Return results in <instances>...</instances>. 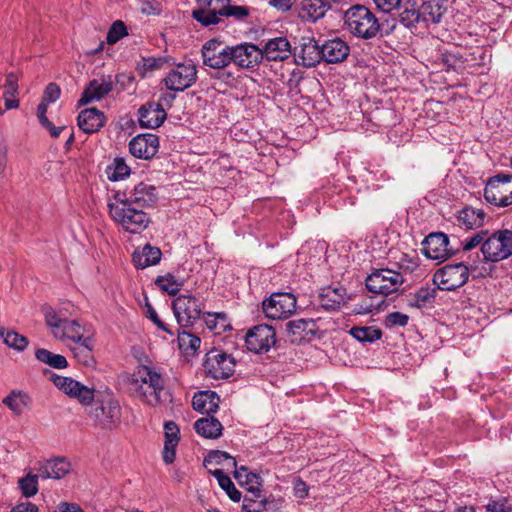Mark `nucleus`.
Listing matches in <instances>:
<instances>
[{"label": "nucleus", "instance_id": "obj_39", "mask_svg": "<svg viewBox=\"0 0 512 512\" xmlns=\"http://www.w3.org/2000/svg\"><path fill=\"white\" fill-rule=\"evenodd\" d=\"M349 333L359 342L372 343L382 337V330L374 326L353 327Z\"/></svg>", "mask_w": 512, "mask_h": 512}, {"label": "nucleus", "instance_id": "obj_17", "mask_svg": "<svg viewBox=\"0 0 512 512\" xmlns=\"http://www.w3.org/2000/svg\"><path fill=\"white\" fill-rule=\"evenodd\" d=\"M207 374L214 379H225L234 373L235 361L224 352L209 355L204 363Z\"/></svg>", "mask_w": 512, "mask_h": 512}, {"label": "nucleus", "instance_id": "obj_25", "mask_svg": "<svg viewBox=\"0 0 512 512\" xmlns=\"http://www.w3.org/2000/svg\"><path fill=\"white\" fill-rule=\"evenodd\" d=\"M113 89V84L110 80L101 81L94 79L89 82L87 87L82 92L81 98L78 101L79 106H84L92 101L101 100L108 95Z\"/></svg>", "mask_w": 512, "mask_h": 512}, {"label": "nucleus", "instance_id": "obj_32", "mask_svg": "<svg viewBox=\"0 0 512 512\" xmlns=\"http://www.w3.org/2000/svg\"><path fill=\"white\" fill-rule=\"evenodd\" d=\"M161 255L162 252L159 248L146 245L141 253H133L132 260L136 268L144 269L157 264L161 259Z\"/></svg>", "mask_w": 512, "mask_h": 512}, {"label": "nucleus", "instance_id": "obj_47", "mask_svg": "<svg viewBox=\"0 0 512 512\" xmlns=\"http://www.w3.org/2000/svg\"><path fill=\"white\" fill-rule=\"evenodd\" d=\"M230 2V0L226 1L223 17H232L236 21H245L250 15V8L247 6L232 5Z\"/></svg>", "mask_w": 512, "mask_h": 512}, {"label": "nucleus", "instance_id": "obj_54", "mask_svg": "<svg viewBox=\"0 0 512 512\" xmlns=\"http://www.w3.org/2000/svg\"><path fill=\"white\" fill-rule=\"evenodd\" d=\"M230 460L234 468L237 466L236 460L230 456L227 452L214 450L211 451L204 459V464L212 463L222 464L224 461Z\"/></svg>", "mask_w": 512, "mask_h": 512}, {"label": "nucleus", "instance_id": "obj_41", "mask_svg": "<svg viewBox=\"0 0 512 512\" xmlns=\"http://www.w3.org/2000/svg\"><path fill=\"white\" fill-rule=\"evenodd\" d=\"M178 343L181 350L187 355L194 354L200 347L201 339L186 331L178 332Z\"/></svg>", "mask_w": 512, "mask_h": 512}, {"label": "nucleus", "instance_id": "obj_38", "mask_svg": "<svg viewBox=\"0 0 512 512\" xmlns=\"http://www.w3.org/2000/svg\"><path fill=\"white\" fill-rule=\"evenodd\" d=\"M420 9L421 21L425 23H439L443 16L442 7L437 1H428L422 4Z\"/></svg>", "mask_w": 512, "mask_h": 512}, {"label": "nucleus", "instance_id": "obj_36", "mask_svg": "<svg viewBox=\"0 0 512 512\" xmlns=\"http://www.w3.org/2000/svg\"><path fill=\"white\" fill-rule=\"evenodd\" d=\"M210 473L217 479L219 486L227 493L229 498L234 502L241 500V492L235 487L230 477L224 474L223 470L216 469Z\"/></svg>", "mask_w": 512, "mask_h": 512}, {"label": "nucleus", "instance_id": "obj_23", "mask_svg": "<svg viewBox=\"0 0 512 512\" xmlns=\"http://www.w3.org/2000/svg\"><path fill=\"white\" fill-rule=\"evenodd\" d=\"M106 123V117L97 108H86L77 117L78 127L87 134L98 132Z\"/></svg>", "mask_w": 512, "mask_h": 512}, {"label": "nucleus", "instance_id": "obj_28", "mask_svg": "<svg viewBox=\"0 0 512 512\" xmlns=\"http://www.w3.org/2000/svg\"><path fill=\"white\" fill-rule=\"evenodd\" d=\"M320 306L328 311L338 310L347 303V292L342 286L331 288L327 287L319 295Z\"/></svg>", "mask_w": 512, "mask_h": 512}, {"label": "nucleus", "instance_id": "obj_8", "mask_svg": "<svg viewBox=\"0 0 512 512\" xmlns=\"http://www.w3.org/2000/svg\"><path fill=\"white\" fill-rule=\"evenodd\" d=\"M172 309L181 328L192 326L202 313L198 300L192 295H179L173 300Z\"/></svg>", "mask_w": 512, "mask_h": 512}, {"label": "nucleus", "instance_id": "obj_48", "mask_svg": "<svg viewBox=\"0 0 512 512\" xmlns=\"http://www.w3.org/2000/svg\"><path fill=\"white\" fill-rule=\"evenodd\" d=\"M69 396L78 399L83 405H89L94 400V389L78 382L76 388L73 389Z\"/></svg>", "mask_w": 512, "mask_h": 512}, {"label": "nucleus", "instance_id": "obj_22", "mask_svg": "<svg viewBox=\"0 0 512 512\" xmlns=\"http://www.w3.org/2000/svg\"><path fill=\"white\" fill-rule=\"evenodd\" d=\"M262 59L266 57L269 61H283L291 54V45L286 37L269 39L262 48Z\"/></svg>", "mask_w": 512, "mask_h": 512}, {"label": "nucleus", "instance_id": "obj_43", "mask_svg": "<svg viewBox=\"0 0 512 512\" xmlns=\"http://www.w3.org/2000/svg\"><path fill=\"white\" fill-rule=\"evenodd\" d=\"M0 336L3 338L5 344L19 351L24 350L28 345L27 338L15 331H5L1 328Z\"/></svg>", "mask_w": 512, "mask_h": 512}, {"label": "nucleus", "instance_id": "obj_33", "mask_svg": "<svg viewBox=\"0 0 512 512\" xmlns=\"http://www.w3.org/2000/svg\"><path fill=\"white\" fill-rule=\"evenodd\" d=\"M71 350L77 361L84 364L85 366H89L94 363L92 354L93 339L91 336H86L82 341L76 342L75 346L72 347Z\"/></svg>", "mask_w": 512, "mask_h": 512}, {"label": "nucleus", "instance_id": "obj_30", "mask_svg": "<svg viewBox=\"0 0 512 512\" xmlns=\"http://www.w3.org/2000/svg\"><path fill=\"white\" fill-rule=\"evenodd\" d=\"M194 429L198 435L206 439H218L223 432L221 422L212 415L198 419L194 423Z\"/></svg>", "mask_w": 512, "mask_h": 512}, {"label": "nucleus", "instance_id": "obj_4", "mask_svg": "<svg viewBox=\"0 0 512 512\" xmlns=\"http://www.w3.org/2000/svg\"><path fill=\"white\" fill-rule=\"evenodd\" d=\"M483 261L499 262L512 255V231L499 230L488 233L487 239L481 247Z\"/></svg>", "mask_w": 512, "mask_h": 512}, {"label": "nucleus", "instance_id": "obj_27", "mask_svg": "<svg viewBox=\"0 0 512 512\" xmlns=\"http://www.w3.org/2000/svg\"><path fill=\"white\" fill-rule=\"evenodd\" d=\"M157 199L156 187L149 183L141 182L130 192V201L140 208L154 205Z\"/></svg>", "mask_w": 512, "mask_h": 512}, {"label": "nucleus", "instance_id": "obj_15", "mask_svg": "<svg viewBox=\"0 0 512 512\" xmlns=\"http://www.w3.org/2000/svg\"><path fill=\"white\" fill-rule=\"evenodd\" d=\"M230 63L240 68L253 69L262 61L260 48L252 43H241L230 46Z\"/></svg>", "mask_w": 512, "mask_h": 512}, {"label": "nucleus", "instance_id": "obj_45", "mask_svg": "<svg viewBox=\"0 0 512 512\" xmlns=\"http://www.w3.org/2000/svg\"><path fill=\"white\" fill-rule=\"evenodd\" d=\"M155 284L159 286L161 290L167 292L171 296L177 295L182 286V283L178 282L172 274L158 276L155 280Z\"/></svg>", "mask_w": 512, "mask_h": 512}, {"label": "nucleus", "instance_id": "obj_7", "mask_svg": "<svg viewBox=\"0 0 512 512\" xmlns=\"http://www.w3.org/2000/svg\"><path fill=\"white\" fill-rule=\"evenodd\" d=\"M512 181V175L498 174L490 178L484 189V197L487 202L499 207L512 204V191H508L507 185Z\"/></svg>", "mask_w": 512, "mask_h": 512}, {"label": "nucleus", "instance_id": "obj_44", "mask_svg": "<svg viewBox=\"0 0 512 512\" xmlns=\"http://www.w3.org/2000/svg\"><path fill=\"white\" fill-rule=\"evenodd\" d=\"M108 178L111 181H119L124 179L130 174V168L125 163L124 159L116 158L112 166L108 167Z\"/></svg>", "mask_w": 512, "mask_h": 512}, {"label": "nucleus", "instance_id": "obj_5", "mask_svg": "<svg viewBox=\"0 0 512 512\" xmlns=\"http://www.w3.org/2000/svg\"><path fill=\"white\" fill-rule=\"evenodd\" d=\"M403 276L390 269H377L366 278V288L375 294L387 296L399 290L403 284Z\"/></svg>", "mask_w": 512, "mask_h": 512}, {"label": "nucleus", "instance_id": "obj_16", "mask_svg": "<svg viewBox=\"0 0 512 512\" xmlns=\"http://www.w3.org/2000/svg\"><path fill=\"white\" fill-rule=\"evenodd\" d=\"M90 417L102 428L112 429L120 421V406L114 400L97 402L90 410Z\"/></svg>", "mask_w": 512, "mask_h": 512}, {"label": "nucleus", "instance_id": "obj_57", "mask_svg": "<svg viewBox=\"0 0 512 512\" xmlns=\"http://www.w3.org/2000/svg\"><path fill=\"white\" fill-rule=\"evenodd\" d=\"M46 323L51 328L52 333L55 337H58L60 335V330L63 326V323L66 319H62L58 317L53 311L48 312L45 315Z\"/></svg>", "mask_w": 512, "mask_h": 512}, {"label": "nucleus", "instance_id": "obj_9", "mask_svg": "<svg viewBox=\"0 0 512 512\" xmlns=\"http://www.w3.org/2000/svg\"><path fill=\"white\" fill-rule=\"evenodd\" d=\"M112 219L119 223L126 231L130 233H140L149 222L150 217L142 209L131 205L127 208L114 207Z\"/></svg>", "mask_w": 512, "mask_h": 512}, {"label": "nucleus", "instance_id": "obj_26", "mask_svg": "<svg viewBox=\"0 0 512 512\" xmlns=\"http://www.w3.org/2000/svg\"><path fill=\"white\" fill-rule=\"evenodd\" d=\"M220 397L211 390L199 391L194 394L192 407L202 414L213 415L219 409Z\"/></svg>", "mask_w": 512, "mask_h": 512}, {"label": "nucleus", "instance_id": "obj_19", "mask_svg": "<svg viewBox=\"0 0 512 512\" xmlns=\"http://www.w3.org/2000/svg\"><path fill=\"white\" fill-rule=\"evenodd\" d=\"M166 118V110L153 101L145 103L138 110V122L141 128L156 129L164 123Z\"/></svg>", "mask_w": 512, "mask_h": 512}, {"label": "nucleus", "instance_id": "obj_37", "mask_svg": "<svg viewBox=\"0 0 512 512\" xmlns=\"http://www.w3.org/2000/svg\"><path fill=\"white\" fill-rule=\"evenodd\" d=\"M85 328L82 327L76 320H65L63 326L60 330V335L57 338L59 339H70L72 341L79 342L82 341L86 336H84Z\"/></svg>", "mask_w": 512, "mask_h": 512}, {"label": "nucleus", "instance_id": "obj_11", "mask_svg": "<svg viewBox=\"0 0 512 512\" xmlns=\"http://www.w3.org/2000/svg\"><path fill=\"white\" fill-rule=\"evenodd\" d=\"M229 49L216 38L208 40L201 49L203 64L217 70L227 67L232 59Z\"/></svg>", "mask_w": 512, "mask_h": 512}, {"label": "nucleus", "instance_id": "obj_1", "mask_svg": "<svg viewBox=\"0 0 512 512\" xmlns=\"http://www.w3.org/2000/svg\"><path fill=\"white\" fill-rule=\"evenodd\" d=\"M344 22L351 34L365 40L375 38L378 34L387 36L396 26L393 23L391 27L385 28L384 22H380L369 8L360 4L353 5L345 12Z\"/></svg>", "mask_w": 512, "mask_h": 512}, {"label": "nucleus", "instance_id": "obj_13", "mask_svg": "<svg viewBox=\"0 0 512 512\" xmlns=\"http://www.w3.org/2000/svg\"><path fill=\"white\" fill-rule=\"evenodd\" d=\"M227 0H196L198 8L192 11V17L204 27L216 25L222 21Z\"/></svg>", "mask_w": 512, "mask_h": 512}, {"label": "nucleus", "instance_id": "obj_63", "mask_svg": "<svg viewBox=\"0 0 512 512\" xmlns=\"http://www.w3.org/2000/svg\"><path fill=\"white\" fill-rule=\"evenodd\" d=\"M60 94V87L56 83H49L44 91L42 102L53 103L60 97Z\"/></svg>", "mask_w": 512, "mask_h": 512}, {"label": "nucleus", "instance_id": "obj_50", "mask_svg": "<svg viewBox=\"0 0 512 512\" xmlns=\"http://www.w3.org/2000/svg\"><path fill=\"white\" fill-rule=\"evenodd\" d=\"M488 230H480L475 232L473 235L467 237L462 241V249L465 252L471 251L477 246H483V242L486 241L488 236Z\"/></svg>", "mask_w": 512, "mask_h": 512}, {"label": "nucleus", "instance_id": "obj_40", "mask_svg": "<svg viewBox=\"0 0 512 512\" xmlns=\"http://www.w3.org/2000/svg\"><path fill=\"white\" fill-rule=\"evenodd\" d=\"M35 356L37 360L55 369H64L68 366V362L63 355L54 354L47 349H38L35 352Z\"/></svg>", "mask_w": 512, "mask_h": 512}, {"label": "nucleus", "instance_id": "obj_12", "mask_svg": "<svg viewBox=\"0 0 512 512\" xmlns=\"http://www.w3.org/2000/svg\"><path fill=\"white\" fill-rule=\"evenodd\" d=\"M248 350L254 353L267 352L276 343V332L267 324H260L250 329L245 336Z\"/></svg>", "mask_w": 512, "mask_h": 512}, {"label": "nucleus", "instance_id": "obj_24", "mask_svg": "<svg viewBox=\"0 0 512 512\" xmlns=\"http://www.w3.org/2000/svg\"><path fill=\"white\" fill-rule=\"evenodd\" d=\"M315 323L311 319H297L288 321L285 324L287 340L292 344L306 340L308 336L314 335Z\"/></svg>", "mask_w": 512, "mask_h": 512}, {"label": "nucleus", "instance_id": "obj_59", "mask_svg": "<svg viewBox=\"0 0 512 512\" xmlns=\"http://www.w3.org/2000/svg\"><path fill=\"white\" fill-rule=\"evenodd\" d=\"M409 317L406 314L401 312H392L386 316L385 323L387 326H406L408 323Z\"/></svg>", "mask_w": 512, "mask_h": 512}, {"label": "nucleus", "instance_id": "obj_18", "mask_svg": "<svg viewBox=\"0 0 512 512\" xmlns=\"http://www.w3.org/2000/svg\"><path fill=\"white\" fill-rule=\"evenodd\" d=\"M159 149V138L155 134H139L129 143L130 153L140 159H151Z\"/></svg>", "mask_w": 512, "mask_h": 512}, {"label": "nucleus", "instance_id": "obj_52", "mask_svg": "<svg viewBox=\"0 0 512 512\" xmlns=\"http://www.w3.org/2000/svg\"><path fill=\"white\" fill-rule=\"evenodd\" d=\"M485 508L487 512H512V506L509 504L507 497L490 499Z\"/></svg>", "mask_w": 512, "mask_h": 512}, {"label": "nucleus", "instance_id": "obj_46", "mask_svg": "<svg viewBox=\"0 0 512 512\" xmlns=\"http://www.w3.org/2000/svg\"><path fill=\"white\" fill-rule=\"evenodd\" d=\"M38 477H40L39 473L37 475L28 474L19 479L18 485L23 496L30 498L38 492Z\"/></svg>", "mask_w": 512, "mask_h": 512}, {"label": "nucleus", "instance_id": "obj_60", "mask_svg": "<svg viewBox=\"0 0 512 512\" xmlns=\"http://www.w3.org/2000/svg\"><path fill=\"white\" fill-rule=\"evenodd\" d=\"M302 79H303L302 72L299 69H294L290 73V77L286 82V86L289 89V92H294L295 94H299L300 93L299 85H300V82L302 81Z\"/></svg>", "mask_w": 512, "mask_h": 512}, {"label": "nucleus", "instance_id": "obj_64", "mask_svg": "<svg viewBox=\"0 0 512 512\" xmlns=\"http://www.w3.org/2000/svg\"><path fill=\"white\" fill-rule=\"evenodd\" d=\"M146 308H147V316L149 317V319L161 330L173 335V333L169 330V328L167 327V325L161 321V319L158 317V314L156 313V311L154 310V308L152 307V305L148 302H146Z\"/></svg>", "mask_w": 512, "mask_h": 512}, {"label": "nucleus", "instance_id": "obj_56", "mask_svg": "<svg viewBox=\"0 0 512 512\" xmlns=\"http://www.w3.org/2000/svg\"><path fill=\"white\" fill-rule=\"evenodd\" d=\"M131 205H133V203L132 201H130V195L127 196L125 193L118 191L114 194V201L108 203L109 213L111 216H113L114 207H118L121 209V207L127 208Z\"/></svg>", "mask_w": 512, "mask_h": 512}, {"label": "nucleus", "instance_id": "obj_34", "mask_svg": "<svg viewBox=\"0 0 512 512\" xmlns=\"http://www.w3.org/2000/svg\"><path fill=\"white\" fill-rule=\"evenodd\" d=\"M400 7L402 11L399 13V21L405 27H414L421 21L420 9L415 2L404 0Z\"/></svg>", "mask_w": 512, "mask_h": 512}, {"label": "nucleus", "instance_id": "obj_31", "mask_svg": "<svg viewBox=\"0 0 512 512\" xmlns=\"http://www.w3.org/2000/svg\"><path fill=\"white\" fill-rule=\"evenodd\" d=\"M301 64L305 67H314L323 61L321 45L315 39H308L301 44V50L298 53Z\"/></svg>", "mask_w": 512, "mask_h": 512}, {"label": "nucleus", "instance_id": "obj_21", "mask_svg": "<svg viewBox=\"0 0 512 512\" xmlns=\"http://www.w3.org/2000/svg\"><path fill=\"white\" fill-rule=\"evenodd\" d=\"M323 61L329 64L343 62L350 54V47L340 38L326 40L321 45Z\"/></svg>", "mask_w": 512, "mask_h": 512}, {"label": "nucleus", "instance_id": "obj_3", "mask_svg": "<svg viewBox=\"0 0 512 512\" xmlns=\"http://www.w3.org/2000/svg\"><path fill=\"white\" fill-rule=\"evenodd\" d=\"M479 262L477 254L475 259L468 260L466 263L447 264L434 273L433 283L437 285L438 289L454 291L467 283L469 270L477 269Z\"/></svg>", "mask_w": 512, "mask_h": 512}, {"label": "nucleus", "instance_id": "obj_62", "mask_svg": "<svg viewBox=\"0 0 512 512\" xmlns=\"http://www.w3.org/2000/svg\"><path fill=\"white\" fill-rule=\"evenodd\" d=\"M18 92V78L14 73L6 76L4 84V96H15Z\"/></svg>", "mask_w": 512, "mask_h": 512}, {"label": "nucleus", "instance_id": "obj_20", "mask_svg": "<svg viewBox=\"0 0 512 512\" xmlns=\"http://www.w3.org/2000/svg\"><path fill=\"white\" fill-rule=\"evenodd\" d=\"M331 9L328 0H301L297 6L298 17L304 22L316 23Z\"/></svg>", "mask_w": 512, "mask_h": 512}, {"label": "nucleus", "instance_id": "obj_2", "mask_svg": "<svg viewBox=\"0 0 512 512\" xmlns=\"http://www.w3.org/2000/svg\"><path fill=\"white\" fill-rule=\"evenodd\" d=\"M131 394L145 404L155 407L162 402L164 379L148 366H140L129 381Z\"/></svg>", "mask_w": 512, "mask_h": 512}, {"label": "nucleus", "instance_id": "obj_51", "mask_svg": "<svg viewBox=\"0 0 512 512\" xmlns=\"http://www.w3.org/2000/svg\"><path fill=\"white\" fill-rule=\"evenodd\" d=\"M51 380L54 385L63 391L68 396L71 394L74 388H76L78 381L70 378L53 374Z\"/></svg>", "mask_w": 512, "mask_h": 512}, {"label": "nucleus", "instance_id": "obj_14", "mask_svg": "<svg viewBox=\"0 0 512 512\" xmlns=\"http://www.w3.org/2000/svg\"><path fill=\"white\" fill-rule=\"evenodd\" d=\"M422 253L432 260L440 262L447 260L454 251L449 247V238L442 232L430 233L422 242Z\"/></svg>", "mask_w": 512, "mask_h": 512}, {"label": "nucleus", "instance_id": "obj_10", "mask_svg": "<svg viewBox=\"0 0 512 512\" xmlns=\"http://www.w3.org/2000/svg\"><path fill=\"white\" fill-rule=\"evenodd\" d=\"M197 80V69L192 63L178 64L163 79L166 88L173 92H182Z\"/></svg>", "mask_w": 512, "mask_h": 512}, {"label": "nucleus", "instance_id": "obj_35", "mask_svg": "<svg viewBox=\"0 0 512 512\" xmlns=\"http://www.w3.org/2000/svg\"><path fill=\"white\" fill-rule=\"evenodd\" d=\"M485 213L480 209L464 208L459 212L458 222L461 227L473 229L484 223Z\"/></svg>", "mask_w": 512, "mask_h": 512}, {"label": "nucleus", "instance_id": "obj_6", "mask_svg": "<svg viewBox=\"0 0 512 512\" xmlns=\"http://www.w3.org/2000/svg\"><path fill=\"white\" fill-rule=\"evenodd\" d=\"M296 297L288 292H276L262 303L263 312L268 318H287L296 311Z\"/></svg>", "mask_w": 512, "mask_h": 512}, {"label": "nucleus", "instance_id": "obj_42", "mask_svg": "<svg viewBox=\"0 0 512 512\" xmlns=\"http://www.w3.org/2000/svg\"><path fill=\"white\" fill-rule=\"evenodd\" d=\"M28 397L21 392L12 391L3 399V403L15 414L20 415L27 405Z\"/></svg>", "mask_w": 512, "mask_h": 512}, {"label": "nucleus", "instance_id": "obj_53", "mask_svg": "<svg viewBox=\"0 0 512 512\" xmlns=\"http://www.w3.org/2000/svg\"><path fill=\"white\" fill-rule=\"evenodd\" d=\"M165 430V444L169 446H177L179 442V428L173 421H168L164 424Z\"/></svg>", "mask_w": 512, "mask_h": 512}, {"label": "nucleus", "instance_id": "obj_49", "mask_svg": "<svg viewBox=\"0 0 512 512\" xmlns=\"http://www.w3.org/2000/svg\"><path fill=\"white\" fill-rule=\"evenodd\" d=\"M127 34H128L127 27L124 24V22L121 20H117L111 25V27L107 33L106 41L108 44L112 45V44L117 43L120 39H122Z\"/></svg>", "mask_w": 512, "mask_h": 512}, {"label": "nucleus", "instance_id": "obj_55", "mask_svg": "<svg viewBox=\"0 0 512 512\" xmlns=\"http://www.w3.org/2000/svg\"><path fill=\"white\" fill-rule=\"evenodd\" d=\"M416 306L421 307L426 303L432 302L436 297V289L430 287H421L415 293Z\"/></svg>", "mask_w": 512, "mask_h": 512}, {"label": "nucleus", "instance_id": "obj_58", "mask_svg": "<svg viewBox=\"0 0 512 512\" xmlns=\"http://www.w3.org/2000/svg\"><path fill=\"white\" fill-rule=\"evenodd\" d=\"M266 509L265 500H254L248 497H244L242 510L245 512H263Z\"/></svg>", "mask_w": 512, "mask_h": 512}, {"label": "nucleus", "instance_id": "obj_29", "mask_svg": "<svg viewBox=\"0 0 512 512\" xmlns=\"http://www.w3.org/2000/svg\"><path fill=\"white\" fill-rule=\"evenodd\" d=\"M70 469V463L65 458L58 457L41 464L38 472L43 479H61L70 472Z\"/></svg>", "mask_w": 512, "mask_h": 512}, {"label": "nucleus", "instance_id": "obj_61", "mask_svg": "<svg viewBox=\"0 0 512 512\" xmlns=\"http://www.w3.org/2000/svg\"><path fill=\"white\" fill-rule=\"evenodd\" d=\"M141 62L143 71L147 72L161 68L166 63V60L163 57H143Z\"/></svg>", "mask_w": 512, "mask_h": 512}]
</instances>
